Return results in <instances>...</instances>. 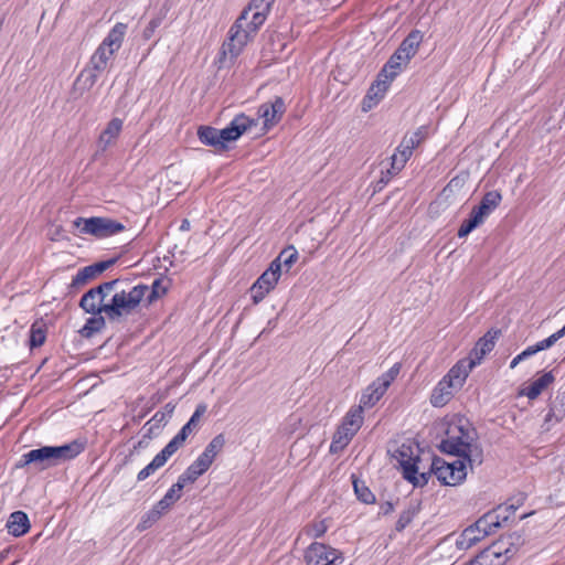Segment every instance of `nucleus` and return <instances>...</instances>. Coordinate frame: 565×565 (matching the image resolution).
Segmentation results:
<instances>
[{"label":"nucleus","instance_id":"nucleus-1","mask_svg":"<svg viewBox=\"0 0 565 565\" xmlns=\"http://www.w3.org/2000/svg\"><path fill=\"white\" fill-rule=\"evenodd\" d=\"M85 446L86 443L81 439L61 446H42L24 454L18 467L33 465L38 470H45L74 459L85 450Z\"/></svg>","mask_w":565,"mask_h":565},{"label":"nucleus","instance_id":"nucleus-2","mask_svg":"<svg viewBox=\"0 0 565 565\" xmlns=\"http://www.w3.org/2000/svg\"><path fill=\"white\" fill-rule=\"evenodd\" d=\"M256 125L257 120L242 113L236 115L223 129L200 126L196 135L203 145L214 148L216 152H224L228 150V142L236 141L244 132Z\"/></svg>","mask_w":565,"mask_h":565},{"label":"nucleus","instance_id":"nucleus-3","mask_svg":"<svg viewBox=\"0 0 565 565\" xmlns=\"http://www.w3.org/2000/svg\"><path fill=\"white\" fill-rule=\"evenodd\" d=\"M149 287L139 284L126 292L117 291L106 302L105 315L110 322L120 321L122 318L131 315L143 300Z\"/></svg>","mask_w":565,"mask_h":565},{"label":"nucleus","instance_id":"nucleus-4","mask_svg":"<svg viewBox=\"0 0 565 565\" xmlns=\"http://www.w3.org/2000/svg\"><path fill=\"white\" fill-rule=\"evenodd\" d=\"M73 226L79 228L82 234H88L96 238H106L125 230V225L116 220L102 216L77 217Z\"/></svg>","mask_w":565,"mask_h":565},{"label":"nucleus","instance_id":"nucleus-5","mask_svg":"<svg viewBox=\"0 0 565 565\" xmlns=\"http://www.w3.org/2000/svg\"><path fill=\"white\" fill-rule=\"evenodd\" d=\"M273 6H267L265 0H250L248 6L243 9L239 17L236 19L234 24L231 26L228 35L230 43L228 50L232 54L237 55L242 49L246 45V34L242 32L243 21L248 20V14L252 10L269 13Z\"/></svg>","mask_w":565,"mask_h":565},{"label":"nucleus","instance_id":"nucleus-6","mask_svg":"<svg viewBox=\"0 0 565 565\" xmlns=\"http://www.w3.org/2000/svg\"><path fill=\"white\" fill-rule=\"evenodd\" d=\"M466 460H455L447 462L443 458L434 456L431 459V471L444 486H457L465 481L467 477Z\"/></svg>","mask_w":565,"mask_h":565},{"label":"nucleus","instance_id":"nucleus-7","mask_svg":"<svg viewBox=\"0 0 565 565\" xmlns=\"http://www.w3.org/2000/svg\"><path fill=\"white\" fill-rule=\"evenodd\" d=\"M305 561L307 565H343L344 557L340 551L315 542L306 550Z\"/></svg>","mask_w":565,"mask_h":565},{"label":"nucleus","instance_id":"nucleus-8","mask_svg":"<svg viewBox=\"0 0 565 565\" xmlns=\"http://www.w3.org/2000/svg\"><path fill=\"white\" fill-rule=\"evenodd\" d=\"M280 276L279 264L270 263L269 267L250 287L252 299L255 305L259 303L275 288Z\"/></svg>","mask_w":565,"mask_h":565},{"label":"nucleus","instance_id":"nucleus-9","mask_svg":"<svg viewBox=\"0 0 565 565\" xmlns=\"http://www.w3.org/2000/svg\"><path fill=\"white\" fill-rule=\"evenodd\" d=\"M515 510L516 507L514 504H510L504 509L499 507L498 509L489 511L479 518L473 523L475 527L478 529L482 535L487 536L500 527L502 522H507Z\"/></svg>","mask_w":565,"mask_h":565},{"label":"nucleus","instance_id":"nucleus-10","mask_svg":"<svg viewBox=\"0 0 565 565\" xmlns=\"http://www.w3.org/2000/svg\"><path fill=\"white\" fill-rule=\"evenodd\" d=\"M393 457L402 468L403 478L407 481L415 479L414 473L418 471L420 458L414 454V448L409 444H402L394 452Z\"/></svg>","mask_w":565,"mask_h":565},{"label":"nucleus","instance_id":"nucleus-11","mask_svg":"<svg viewBox=\"0 0 565 565\" xmlns=\"http://www.w3.org/2000/svg\"><path fill=\"white\" fill-rule=\"evenodd\" d=\"M118 258L119 257H114L107 260L97 262L79 269L77 274L73 277L71 287L78 288L81 286L86 285L88 281L93 280L98 275L103 274L105 270L115 265Z\"/></svg>","mask_w":565,"mask_h":565},{"label":"nucleus","instance_id":"nucleus-12","mask_svg":"<svg viewBox=\"0 0 565 565\" xmlns=\"http://www.w3.org/2000/svg\"><path fill=\"white\" fill-rule=\"evenodd\" d=\"M285 111V100L282 97L276 96L273 102L259 106L258 116L264 119V127L269 129L281 120Z\"/></svg>","mask_w":565,"mask_h":565},{"label":"nucleus","instance_id":"nucleus-13","mask_svg":"<svg viewBox=\"0 0 565 565\" xmlns=\"http://www.w3.org/2000/svg\"><path fill=\"white\" fill-rule=\"evenodd\" d=\"M501 334L500 329H490L483 337H481L475 348L470 351L468 359L475 362V365L480 364L486 354L490 353L495 344V340Z\"/></svg>","mask_w":565,"mask_h":565},{"label":"nucleus","instance_id":"nucleus-14","mask_svg":"<svg viewBox=\"0 0 565 565\" xmlns=\"http://www.w3.org/2000/svg\"><path fill=\"white\" fill-rule=\"evenodd\" d=\"M481 553V558H490L493 562H503V564L511 558L513 554V543L507 540L505 535L493 542L491 545L486 547Z\"/></svg>","mask_w":565,"mask_h":565},{"label":"nucleus","instance_id":"nucleus-15","mask_svg":"<svg viewBox=\"0 0 565 565\" xmlns=\"http://www.w3.org/2000/svg\"><path fill=\"white\" fill-rule=\"evenodd\" d=\"M458 390L454 382L444 376L430 395V403L435 407L445 406L454 396V392Z\"/></svg>","mask_w":565,"mask_h":565},{"label":"nucleus","instance_id":"nucleus-16","mask_svg":"<svg viewBox=\"0 0 565 565\" xmlns=\"http://www.w3.org/2000/svg\"><path fill=\"white\" fill-rule=\"evenodd\" d=\"M391 82L383 78V76L377 75V79L371 85L367 90V94L363 98L362 109L364 111L370 110L374 105H376L384 96Z\"/></svg>","mask_w":565,"mask_h":565},{"label":"nucleus","instance_id":"nucleus-17","mask_svg":"<svg viewBox=\"0 0 565 565\" xmlns=\"http://www.w3.org/2000/svg\"><path fill=\"white\" fill-rule=\"evenodd\" d=\"M448 438L458 447L463 448L466 454L469 455V466L472 469L475 465L480 466L483 461V451L481 447H470L468 441L462 439V436L455 435L454 429L450 427L447 430Z\"/></svg>","mask_w":565,"mask_h":565},{"label":"nucleus","instance_id":"nucleus-18","mask_svg":"<svg viewBox=\"0 0 565 565\" xmlns=\"http://www.w3.org/2000/svg\"><path fill=\"white\" fill-rule=\"evenodd\" d=\"M423 41V34L418 30H413L408 33V35L402 41L396 52L399 53L401 57L404 61L409 62V60L415 56L419 44Z\"/></svg>","mask_w":565,"mask_h":565},{"label":"nucleus","instance_id":"nucleus-19","mask_svg":"<svg viewBox=\"0 0 565 565\" xmlns=\"http://www.w3.org/2000/svg\"><path fill=\"white\" fill-rule=\"evenodd\" d=\"M475 362H471L468 358L459 360L445 375L448 380L454 382L457 388H461L470 371L475 367Z\"/></svg>","mask_w":565,"mask_h":565},{"label":"nucleus","instance_id":"nucleus-20","mask_svg":"<svg viewBox=\"0 0 565 565\" xmlns=\"http://www.w3.org/2000/svg\"><path fill=\"white\" fill-rule=\"evenodd\" d=\"M30 520L25 512L14 511L10 514L7 529L15 537L22 536L30 530Z\"/></svg>","mask_w":565,"mask_h":565},{"label":"nucleus","instance_id":"nucleus-21","mask_svg":"<svg viewBox=\"0 0 565 565\" xmlns=\"http://www.w3.org/2000/svg\"><path fill=\"white\" fill-rule=\"evenodd\" d=\"M122 120L120 118H113L102 131L98 138V147L105 151L120 135L122 130Z\"/></svg>","mask_w":565,"mask_h":565},{"label":"nucleus","instance_id":"nucleus-22","mask_svg":"<svg viewBox=\"0 0 565 565\" xmlns=\"http://www.w3.org/2000/svg\"><path fill=\"white\" fill-rule=\"evenodd\" d=\"M92 317L88 318L85 324L78 330V333L82 338L90 339L94 334L100 332L106 328V315L103 313H90Z\"/></svg>","mask_w":565,"mask_h":565},{"label":"nucleus","instance_id":"nucleus-23","mask_svg":"<svg viewBox=\"0 0 565 565\" xmlns=\"http://www.w3.org/2000/svg\"><path fill=\"white\" fill-rule=\"evenodd\" d=\"M97 289L87 290L79 300V308L86 313H104L106 302H99L97 299Z\"/></svg>","mask_w":565,"mask_h":565},{"label":"nucleus","instance_id":"nucleus-24","mask_svg":"<svg viewBox=\"0 0 565 565\" xmlns=\"http://www.w3.org/2000/svg\"><path fill=\"white\" fill-rule=\"evenodd\" d=\"M486 536L480 533L478 529L475 527V524L469 525L466 527L461 534L456 540V546L458 550L463 551L468 550L472 545H475L477 542L481 541Z\"/></svg>","mask_w":565,"mask_h":565},{"label":"nucleus","instance_id":"nucleus-25","mask_svg":"<svg viewBox=\"0 0 565 565\" xmlns=\"http://www.w3.org/2000/svg\"><path fill=\"white\" fill-rule=\"evenodd\" d=\"M386 391L387 390L385 387H383L381 385V383H377L376 381H374L363 392L361 399H360V406H362V408L374 406L381 399V397L385 394Z\"/></svg>","mask_w":565,"mask_h":565},{"label":"nucleus","instance_id":"nucleus-26","mask_svg":"<svg viewBox=\"0 0 565 565\" xmlns=\"http://www.w3.org/2000/svg\"><path fill=\"white\" fill-rule=\"evenodd\" d=\"M126 31L127 24L121 22L116 23L100 44L114 52L118 51L121 46Z\"/></svg>","mask_w":565,"mask_h":565},{"label":"nucleus","instance_id":"nucleus-27","mask_svg":"<svg viewBox=\"0 0 565 565\" xmlns=\"http://www.w3.org/2000/svg\"><path fill=\"white\" fill-rule=\"evenodd\" d=\"M407 61H404L399 53L396 51L391 55L388 61L385 63L379 75L383 76V78L392 82L402 71V65L407 64Z\"/></svg>","mask_w":565,"mask_h":565},{"label":"nucleus","instance_id":"nucleus-28","mask_svg":"<svg viewBox=\"0 0 565 565\" xmlns=\"http://www.w3.org/2000/svg\"><path fill=\"white\" fill-rule=\"evenodd\" d=\"M502 196L498 191H489L473 209L486 218L500 204Z\"/></svg>","mask_w":565,"mask_h":565},{"label":"nucleus","instance_id":"nucleus-29","mask_svg":"<svg viewBox=\"0 0 565 565\" xmlns=\"http://www.w3.org/2000/svg\"><path fill=\"white\" fill-rule=\"evenodd\" d=\"M554 382L553 372H546L539 379L534 380L524 391V395L527 396L529 399H535L539 395Z\"/></svg>","mask_w":565,"mask_h":565},{"label":"nucleus","instance_id":"nucleus-30","mask_svg":"<svg viewBox=\"0 0 565 565\" xmlns=\"http://www.w3.org/2000/svg\"><path fill=\"white\" fill-rule=\"evenodd\" d=\"M167 423L168 419L166 413L158 411L142 427L145 430V438L152 439L157 437L161 427H163Z\"/></svg>","mask_w":565,"mask_h":565},{"label":"nucleus","instance_id":"nucleus-31","mask_svg":"<svg viewBox=\"0 0 565 565\" xmlns=\"http://www.w3.org/2000/svg\"><path fill=\"white\" fill-rule=\"evenodd\" d=\"M419 510L420 503L411 501L407 508L399 514L398 520L395 524V530L397 532H402L403 530H405L406 526L409 525L414 518L418 514Z\"/></svg>","mask_w":565,"mask_h":565},{"label":"nucleus","instance_id":"nucleus-32","mask_svg":"<svg viewBox=\"0 0 565 565\" xmlns=\"http://www.w3.org/2000/svg\"><path fill=\"white\" fill-rule=\"evenodd\" d=\"M267 15H268V13L255 11L253 13V17H252L250 21H247V20L243 21L242 32L247 35L246 36V43L248 42V40L252 36H254L257 33L258 29L266 21Z\"/></svg>","mask_w":565,"mask_h":565},{"label":"nucleus","instance_id":"nucleus-33","mask_svg":"<svg viewBox=\"0 0 565 565\" xmlns=\"http://www.w3.org/2000/svg\"><path fill=\"white\" fill-rule=\"evenodd\" d=\"M115 52L108 47L99 44L93 56L90 57L89 65L97 72H103L107 67V62Z\"/></svg>","mask_w":565,"mask_h":565},{"label":"nucleus","instance_id":"nucleus-34","mask_svg":"<svg viewBox=\"0 0 565 565\" xmlns=\"http://www.w3.org/2000/svg\"><path fill=\"white\" fill-rule=\"evenodd\" d=\"M169 7L164 3L157 14L149 21L148 25L142 31V39L149 41L156 33L157 29L162 24L167 18Z\"/></svg>","mask_w":565,"mask_h":565},{"label":"nucleus","instance_id":"nucleus-35","mask_svg":"<svg viewBox=\"0 0 565 565\" xmlns=\"http://www.w3.org/2000/svg\"><path fill=\"white\" fill-rule=\"evenodd\" d=\"M483 221L484 217L472 207L468 218H466L462 222L461 226L458 230V237L462 238L468 236L475 228L481 225Z\"/></svg>","mask_w":565,"mask_h":565},{"label":"nucleus","instance_id":"nucleus-36","mask_svg":"<svg viewBox=\"0 0 565 565\" xmlns=\"http://www.w3.org/2000/svg\"><path fill=\"white\" fill-rule=\"evenodd\" d=\"M427 137V130L425 126L419 127L411 136H405L401 142V147L404 148L409 154L417 148Z\"/></svg>","mask_w":565,"mask_h":565},{"label":"nucleus","instance_id":"nucleus-37","mask_svg":"<svg viewBox=\"0 0 565 565\" xmlns=\"http://www.w3.org/2000/svg\"><path fill=\"white\" fill-rule=\"evenodd\" d=\"M298 257V250L292 245H289L286 248H284L271 263H278L281 271L282 267H285L286 271H288L291 268V266L297 262Z\"/></svg>","mask_w":565,"mask_h":565},{"label":"nucleus","instance_id":"nucleus-38","mask_svg":"<svg viewBox=\"0 0 565 565\" xmlns=\"http://www.w3.org/2000/svg\"><path fill=\"white\" fill-rule=\"evenodd\" d=\"M169 286L164 284V278H157L153 280L151 287H149L148 291L145 295V300L147 305H151L157 301L159 298L164 296L168 291Z\"/></svg>","mask_w":565,"mask_h":565},{"label":"nucleus","instance_id":"nucleus-39","mask_svg":"<svg viewBox=\"0 0 565 565\" xmlns=\"http://www.w3.org/2000/svg\"><path fill=\"white\" fill-rule=\"evenodd\" d=\"M352 484L354 488V492L361 502H363L365 504L375 503V500H376L375 495L369 489V487L365 486L364 481L360 480L354 475H352Z\"/></svg>","mask_w":565,"mask_h":565},{"label":"nucleus","instance_id":"nucleus-40","mask_svg":"<svg viewBox=\"0 0 565 565\" xmlns=\"http://www.w3.org/2000/svg\"><path fill=\"white\" fill-rule=\"evenodd\" d=\"M363 408L362 406L352 407L344 417L342 425L349 427V430L356 434L363 423Z\"/></svg>","mask_w":565,"mask_h":565},{"label":"nucleus","instance_id":"nucleus-41","mask_svg":"<svg viewBox=\"0 0 565 565\" xmlns=\"http://www.w3.org/2000/svg\"><path fill=\"white\" fill-rule=\"evenodd\" d=\"M226 444V438L223 433L216 435L205 447L202 452L213 463L216 456L223 450Z\"/></svg>","mask_w":565,"mask_h":565},{"label":"nucleus","instance_id":"nucleus-42","mask_svg":"<svg viewBox=\"0 0 565 565\" xmlns=\"http://www.w3.org/2000/svg\"><path fill=\"white\" fill-rule=\"evenodd\" d=\"M411 157L412 154H409L404 148L398 146L396 152L393 153L391 157V168L387 170L396 175L402 171V169L405 167V163L408 161Z\"/></svg>","mask_w":565,"mask_h":565},{"label":"nucleus","instance_id":"nucleus-43","mask_svg":"<svg viewBox=\"0 0 565 565\" xmlns=\"http://www.w3.org/2000/svg\"><path fill=\"white\" fill-rule=\"evenodd\" d=\"M99 73L89 66L81 72L75 81V85H81L83 89H90L97 82Z\"/></svg>","mask_w":565,"mask_h":565},{"label":"nucleus","instance_id":"nucleus-44","mask_svg":"<svg viewBox=\"0 0 565 565\" xmlns=\"http://www.w3.org/2000/svg\"><path fill=\"white\" fill-rule=\"evenodd\" d=\"M439 450L444 454L458 457L457 460H466L469 462V455L466 454V450H463V448H458L448 437L441 440Z\"/></svg>","mask_w":565,"mask_h":565},{"label":"nucleus","instance_id":"nucleus-45","mask_svg":"<svg viewBox=\"0 0 565 565\" xmlns=\"http://www.w3.org/2000/svg\"><path fill=\"white\" fill-rule=\"evenodd\" d=\"M45 339L46 332L44 326H40L38 322L33 323L30 329V348L33 349L41 347L45 342Z\"/></svg>","mask_w":565,"mask_h":565},{"label":"nucleus","instance_id":"nucleus-46","mask_svg":"<svg viewBox=\"0 0 565 565\" xmlns=\"http://www.w3.org/2000/svg\"><path fill=\"white\" fill-rule=\"evenodd\" d=\"M454 430H457L459 436H462V439L465 441H468L470 447H480L478 444L475 443L477 433L475 428H471L469 423L466 422V424L460 423L459 425H456L451 427Z\"/></svg>","mask_w":565,"mask_h":565},{"label":"nucleus","instance_id":"nucleus-47","mask_svg":"<svg viewBox=\"0 0 565 565\" xmlns=\"http://www.w3.org/2000/svg\"><path fill=\"white\" fill-rule=\"evenodd\" d=\"M180 498L181 493H178L175 490L170 488L164 494V497L154 505L164 514Z\"/></svg>","mask_w":565,"mask_h":565},{"label":"nucleus","instance_id":"nucleus-48","mask_svg":"<svg viewBox=\"0 0 565 565\" xmlns=\"http://www.w3.org/2000/svg\"><path fill=\"white\" fill-rule=\"evenodd\" d=\"M190 427L183 426L180 431L166 445L169 449H171L174 454L178 449L183 446L188 436L190 435Z\"/></svg>","mask_w":565,"mask_h":565},{"label":"nucleus","instance_id":"nucleus-49","mask_svg":"<svg viewBox=\"0 0 565 565\" xmlns=\"http://www.w3.org/2000/svg\"><path fill=\"white\" fill-rule=\"evenodd\" d=\"M553 414H557V422H559L565 415V391L558 392L555 399L551 402Z\"/></svg>","mask_w":565,"mask_h":565},{"label":"nucleus","instance_id":"nucleus-50","mask_svg":"<svg viewBox=\"0 0 565 565\" xmlns=\"http://www.w3.org/2000/svg\"><path fill=\"white\" fill-rule=\"evenodd\" d=\"M398 373L399 364L396 363L386 373L382 374L375 381L377 383H381V385L387 390L391 383L394 381V379L398 375Z\"/></svg>","mask_w":565,"mask_h":565},{"label":"nucleus","instance_id":"nucleus-51","mask_svg":"<svg viewBox=\"0 0 565 565\" xmlns=\"http://www.w3.org/2000/svg\"><path fill=\"white\" fill-rule=\"evenodd\" d=\"M163 515V512H161L159 509H157L156 505L151 510H149L142 518L141 526L143 530L152 525L154 522H157L161 516Z\"/></svg>","mask_w":565,"mask_h":565},{"label":"nucleus","instance_id":"nucleus-52","mask_svg":"<svg viewBox=\"0 0 565 565\" xmlns=\"http://www.w3.org/2000/svg\"><path fill=\"white\" fill-rule=\"evenodd\" d=\"M206 408H207L206 405L203 403H201L196 406V408H195L194 413L192 414V416L190 417L189 422L184 425V426L190 427V433H192L193 429L196 428L200 417L205 414Z\"/></svg>","mask_w":565,"mask_h":565},{"label":"nucleus","instance_id":"nucleus-53","mask_svg":"<svg viewBox=\"0 0 565 565\" xmlns=\"http://www.w3.org/2000/svg\"><path fill=\"white\" fill-rule=\"evenodd\" d=\"M355 434L349 430V427L345 425H341L338 430L333 435V439L342 441L343 445L348 446L350 440L353 438Z\"/></svg>","mask_w":565,"mask_h":565},{"label":"nucleus","instance_id":"nucleus-54","mask_svg":"<svg viewBox=\"0 0 565 565\" xmlns=\"http://www.w3.org/2000/svg\"><path fill=\"white\" fill-rule=\"evenodd\" d=\"M174 455V452L169 449L167 446H164V448L154 456V458L151 460V462H153L156 465V467L158 469H160L161 467H163L166 465V462L168 461V459Z\"/></svg>","mask_w":565,"mask_h":565},{"label":"nucleus","instance_id":"nucleus-55","mask_svg":"<svg viewBox=\"0 0 565 565\" xmlns=\"http://www.w3.org/2000/svg\"><path fill=\"white\" fill-rule=\"evenodd\" d=\"M191 466H193L199 473H201V476L203 473H205L209 468L212 466V462L205 457V455L201 454L192 463Z\"/></svg>","mask_w":565,"mask_h":565},{"label":"nucleus","instance_id":"nucleus-56","mask_svg":"<svg viewBox=\"0 0 565 565\" xmlns=\"http://www.w3.org/2000/svg\"><path fill=\"white\" fill-rule=\"evenodd\" d=\"M431 475H434V472L431 471V467L429 468V470L427 472H422L418 475V471L414 473V478H412V481H409L414 487H424L428 483Z\"/></svg>","mask_w":565,"mask_h":565},{"label":"nucleus","instance_id":"nucleus-57","mask_svg":"<svg viewBox=\"0 0 565 565\" xmlns=\"http://www.w3.org/2000/svg\"><path fill=\"white\" fill-rule=\"evenodd\" d=\"M561 338L557 335V333H553L551 334L548 338L537 342L535 345H536V349L537 351H543V350H546L548 348H551L552 345H554Z\"/></svg>","mask_w":565,"mask_h":565},{"label":"nucleus","instance_id":"nucleus-58","mask_svg":"<svg viewBox=\"0 0 565 565\" xmlns=\"http://www.w3.org/2000/svg\"><path fill=\"white\" fill-rule=\"evenodd\" d=\"M507 540L510 543H513V554L518 552V550L524 544V537L519 532H513L511 534L505 535Z\"/></svg>","mask_w":565,"mask_h":565},{"label":"nucleus","instance_id":"nucleus-59","mask_svg":"<svg viewBox=\"0 0 565 565\" xmlns=\"http://www.w3.org/2000/svg\"><path fill=\"white\" fill-rule=\"evenodd\" d=\"M157 470H158V468L156 467V465L150 461V463H148L143 469H141L138 472L137 480L138 481H143L148 477H150L152 473H154Z\"/></svg>","mask_w":565,"mask_h":565},{"label":"nucleus","instance_id":"nucleus-60","mask_svg":"<svg viewBox=\"0 0 565 565\" xmlns=\"http://www.w3.org/2000/svg\"><path fill=\"white\" fill-rule=\"evenodd\" d=\"M395 175L394 173L386 170L382 171L380 180L375 184V191H381L391 180V178Z\"/></svg>","mask_w":565,"mask_h":565},{"label":"nucleus","instance_id":"nucleus-61","mask_svg":"<svg viewBox=\"0 0 565 565\" xmlns=\"http://www.w3.org/2000/svg\"><path fill=\"white\" fill-rule=\"evenodd\" d=\"M183 473L185 475L190 483H194L198 480V478L201 477V473H199L198 470L191 465Z\"/></svg>","mask_w":565,"mask_h":565},{"label":"nucleus","instance_id":"nucleus-62","mask_svg":"<svg viewBox=\"0 0 565 565\" xmlns=\"http://www.w3.org/2000/svg\"><path fill=\"white\" fill-rule=\"evenodd\" d=\"M190 483L189 480L186 479L185 475L182 473L179 478H178V481L171 487L173 490H175L178 493H181V491L183 490V488Z\"/></svg>","mask_w":565,"mask_h":565},{"label":"nucleus","instance_id":"nucleus-63","mask_svg":"<svg viewBox=\"0 0 565 565\" xmlns=\"http://www.w3.org/2000/svg\"><path fill=\"white\" fill-rule=\"evenodd\" d=\"M394 511V504L391 501H385L380 504V513L383 515H387Z\"/></svg>","mask_w":565,"mask_h":565},{"label":"nucleus","instance_id":"nucleus-64","mask_svg":"<svg viewBox=\"0 0 565 565\" xmlns=\"http://www.w3.org/2000/svg\"><path fill=\"white\" fill-rule=\"evenodd\" d=\"M92 289H97V299L99 302H106L105 299L108 296L109 292L104 288L103 284H99L96 287H93Z\"/></svg>","mask_w":565,"mask_h":565}]
</instances>
